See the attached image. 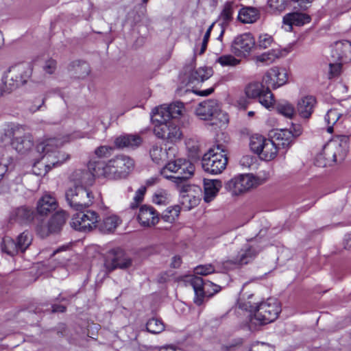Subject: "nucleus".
Masks as SVG:
<instances>
[{
	"instance_id": "f257e3e1",
	"label": "nucleus",
	"mask_w": 351,
	"mask_h": 351,
	"mask_svg": "<svg viewBox=\"0 0 351 351\" xmlns=\"http://www.w3.org/2000/svg\"><path fill=\"white\" fill-rule=\"evenodd\" d=\"M176 104H162L155 108L151 119L154 134L167 143H173L176 139ZM167 163L161 169L160 174L166 179L176 182V148L169 146L165 151Z\"/></svg>"
},
{
	"instance_id": "f03ea898",
	"label": "nucleus",
	"mask_w": 351,
	"mask_h": 351,
	"mask_svg": "<svg viewBox=\"0 0 351 351\" xmlns=\"http://www.w3.org/2000/svg\"><path fill=\"white\" fill-rule=\"evenodd\" d=\"M134 168V161L132 158L125 154H119L106 162L96 163L94 171L97 176L116 180L127 178Z\"/></svg>"
},
{
	"instance_id": "7ed1b4c3",
	"label": "nucleus",
	"mask_w": 351,
	"mask_h": 351,
	"mask_svg": "<svg viewBox=\"0 0 351 351\" xmlns=\"http://www.w3.org/2000/svg\"><path fill=\"white\" fill-rule=\"evenodd\" d=\"M349 136L341 135L329 142L323 148L322 153L316 158L318 166L332 165L335 162H341L348 152Z\"/></svg>"
},
{
	"instance_id": "20e7f679",
	"label": "nucleus",
	"mask_w": 351,
	"mask_h": 351,
	"mask_svg": "<svg viewBox=\"0 0 351 351\" xmlns=\"http://www.w3.org/2000/svg\"><path fill=\"white\" fill-rule=\"evenodd\" d=\"M249 307L250 328L274 322L281 311L279 302L275 298H269L265 302L250 305Z\"/></svg>"
},
{
	"instance_id": "39448f33",
	"label": "nucleus",
	"mask_w": 351,
	"mask_h": 351,
	"mask_svg": "<svg viewBox=\"0 0 351 351\" xmlns=\"http://www.w3.org/2000/svg\"><path fill=\"white\" fill-rule=\"evenodd\" d=\"M178 285H191L195 292L194 302L198 306L203 304L205 297H211L221 290V287L209 280L194 275H186L177 277Z\"/></svg>"
},
{
	"instance_id": "423d86ee",
	"label": "nucleus",
	"mask_w": 351,
	"mask_h": 351,
	"mask_svg": "<svg viewBox=\"0 0 351 351\" xmlns=\"http://www.w3.org/2000/svg\"><path fill=\"white\" fill-rule=\"evenodd\" d=\"M195 114L200 119L213 121L212 125L221 127L229 121L228 115L221 109L220 104L215 99L200 102L195 108Z\"/></svg>"
},
{
	"instance_id": "0eeeda50",
	"label": "nucleus",
	"mask_w": 351,
	"mask_h": 351,
	"mask_svg": "<svg viewBox=\"0 0 351 351\" xmlns=\"http://www.w3.org/2000/svg\"><path fill=\"white\" fill-rule=\"evenodd\" d=\"M228 160L227 153L223 145H217L203 155L202 167L205 172L217 175L226 169Z\"/></svg>"
},
{
	"instance_id": "6e6552de",
	"label": "nucleus",
	"mask_w": 351,
	"mask_h": 351,
	"mask_svg": "<svg viewBox=\"0 0 351 351\" xmlns=\"http://www.w3.org/2000/svg\"><path fill=\"white\" fill-rule=\"evenodd\" d=\"M31 74L32 69L28 64H20L11 67L3 77L1 91L5 93L12 91L24 84Z\"/></svg>"
},
{
	"instance_id": "1a4fd4ad",
	"label": "nucleus",
	"mask_w": 351,
	"mask_h": 351,
	"mask_svg": "<svg viewBox=\"0 0 351 351\" xmlns=\"http://www.w3.org/2000/svg\"><path fill=\"white\" fill-rule=\"evenodd\" d=\"M65 197L69 206L75 210H82L91 206L94 199L92 192L82 186L69 188Z\"/></svg>"
},
{
	"instance_id": "9d476101",
	"label": "nucleus",
	"mask_w": 351,
	"mask_h": 351,
	"mask_svg": "<svg viewBox=\"0 0 351 351\" xmlns=\"http://www.w3.org/2000/svg\"><path fill=\"white\" fill-rule=\"evenodd\" d=\"M195 56L193 57L190 62L184 66L180 78L182 84L203 82L209 79L213 75L211 67L203 66L195 69Z\"/></svg>"
},
{
	"instance_id": "9b49d317",
	"label": "nucleus",
	"mask_w": 351,
	"mask_h": 351,
	"mask_svg": "<svg viewBox=\"0 0 351 351\" xmlns=\"http://www.w3.org/2000/svg\"><path fill=\"white\" fill-rule=\"evenodd\" d=\"M71 221L73 228L80 232H90L95 229L99 221V215L94 210H78Z\"/></svg>"
},
{
	"instance_id": "f8f14e48",
	"label": "nucleus",
	"mask_w": 351,
	"mask_h": 351,
	"mask_svg": "<svg viewBox=\"0 0 351 351\" xmlns=\"http://www.w3.org/2000/svg\"><path fill=\"white\" fill-rule=\"evenodd\" d=\"M179 192V206L184 210H189L197 206L199 201L201 189L197 185L186 183L180 184L177 189Z\"/></svg>"
},
{
	"instance_id": "ddd939ff",
	"label": "nucleus",
	"mask_w": 351,
	"mask_h": 351,
	"mask_svg": "<svg viewBox=\"0 0 351 351\" xmlns=\"http://www.w3.org/2000/svg\"><path fill=\"white\" fill-rule=\"evenodd\" d=\"M132 264L131 258L120 248L110 250L106 253L104 267L108 272L117 269H128L132 266Z\"/></svg>"
},
{
	"instance_id": "4468645a",
	"label": "nucleus",
	"mask_w": 351,
	"mask_h": 351,
	"mask_svg": "<svg viewBox=\"0 0 351 351\" xmlns=\"http://www.w3.org/2000/svg\"><path fill=\"white\" fill-rule=\"evenodd\" d=\"M258 184L257 179L251 174L241 175L229 180L226 184V189L233 195H237L244 193Z\"/></svg>"
},
{
	"instance_id": "2eb2a0df",
	"label": "nucleus",
	"mask_w": 351,
	"mask_h": 351,
	"mask_svg": "<svg viewBox=\"0 0 351 351\" xmlns=\"http://www.w3.org/2000/svg\"><path fill=\"white\" fill-rule=\"evenodd\" d=\"M245 94L250 98H258L259 102L268 108L274 102V95L267 86L266 88L259 82L249 84L245 88Z\"/></svg>"
},
{
	"instance_id": "dca6fc26",
	"label": "nucleus",
	"mask_w": 351,
	"mask_h": 351,
	"mask_svg": "<svg viewBox=\"0 0 351 351\" xmlns=\"http://www.w3.org/2000/svg\"><path fill=\"white\" fill-rule=\"evenodd\" d=\"M69 159V155L62 154L60 156H43L40 160L34 164L32 171L34 174L45 176L52 167L61 165Z\"/></svg>"
},
{
	"instance_id": "f3484780",
	"label": "nucleus",
	"mask_w": 351,
	"mask_h": 351,
	"mask_svg": "<svg viewBox=\"0 0 351 351\" xmlns=\"http://www.w3.org/2000/svg\"><path fill=\"white\" fill-rule=\"evenodd\" d=\"M261 250L262 247L256 244L254 240H251V243L245 244L230 262L239 265L248 264L256 257Z\"/></svg>"
},
{
	"instance_id": "a211bd4d",
	"label": "nucleus",
	"mask_w": 351,
	"mask_h": 351,
	"mask_svg": "<svg viewBox=\"0 0 351 351\" xmlns=\"http://www.w3.org/2000/svg\"><path fill=\"white\" fill-rule=\"evenodd\" d=\"M288 81V75L285 69L274 66L269 69L263 77V82L269 88L276 89Z\"/></svg>"
},
{
	"instance_id": "6ab92c4d",
	"label": "nucleus",
	"mask_w": 351,
	"mask_h": 351,
	"mask_svg": "<svg viewBox=\"0 0 351 351\" xmlns=\"http://www.w3.org/2000/svg\"><path fill=\"white\" fill-rule=\"evenodd\" d=\"M9 134L12 133L14 138L12 142V147L19 153L25 154L34 146L33 138L29 134H24L23 136H19L21 133V128H17L12 132L8 130Z\"/></svg>"
},
{
	"instance_id": "aec40b11",
	"label": "nucleus",
	"mask_w": 351,
	"mask_h": 351,
	"mask_svg": "<svg viewBox=\"0 0 351 351\" xmlns=\"http://www.w3.org/2000/svg\"><path fill=\"white\" fill-rule=\"evenodd\" d=\"M195 171L194 165L185 158L177 159V189L180 184L186 183Z\"/></svg>"
},
{
	"instance_id": "412c9836",
	"label": "nucleus",
	"mask_w": 351,
	"mask_h": 351,
	"mask_svg": "<svg viewBox=\"0 0 351 351\" xmlns=\"http://www.w3.org/2000/svg\"><path fill=\"white\" fill-rule=\"evenodd\" d=\"M95 165L90 163L88 170L77 169L71 175V179L75 183V186L90 185L93 182L94 177L97 176L94 169Z\"/></svg>"
},
{
	"instance_id": "4be33fe9",
	"label": "nucleus",
	"mask_w": 351,
	"mask_h": 351,
	"mask_svg": "<svg viewBox=\"0 0 351 351\" xmlns=\"http://www.w3.org/2000/svg\"><path fill=\"white\" fill-rule=\"evenodd\" d=\"M64 143V141L57 138H47L37 145L38 152L43 153V156H60L65 152L59 151V147Z\"/></svg>"
},
{
	"instance_id": "5701e85b",
	"label": "nucleus",
	"mask_w": 351,
	"mask_h": 351,
	"mask_svg": "<svg viewBox=\"0 0 351 351\" xmlns=\"http://www.w3.org/2000/svg\"><path fill=\"white\" fill-rule=\"evenodd\" d=\"M137 219L141 226L151 227L156 225L159 220L158 214L151 206L143 205L141 206Z\"/></svg>"
},
{
	"instance_id": "b1692460",
	"label": "nucleus",
	"mask_w": 351,
	"mask_h": 351,
	"mask_svg": "<svg viewBox=\"0 0 351 351\" xmlns=\"http://www.w3.org/2000/svg\"><path fill=\"white\" fill-rule=\"evenodd\" d=\"M143 142L141 136L138 134H125L116 137L114 140V146L117 149H134Z\"/></svg>"
},
{
	"instance_id": "393cba45",
	"label": "nucleus",
	"mask_w": 351,
	"mask_h": 351,
	"mask_svg": "<svg viewBox=\"0 0 351 351\" xmlns=\"http://www.w3.org/2000/svg\"><path fill=\"white\" fill-rule=\"evenodd\" d=\"M310 21L309 15L298 12L287 14L283 17V24L288 26L287 31H291L293 25L302 26Z\"/></svg>"
},
{
	"instance_id": "a878e982",
	"label": "nucleus",
	"mask_w": 351,
	"mask_h": 351,
	"mask_svg": "<svg viewBox=\"0 0 351 351\" xmlns=\"http://www.w3.org/2000/svg\"><path fill=\"white\" fill-rule=\"evenodd\" d=\"M58 208L56 199L49 194L43 195L38 201L36 210L40 215H47Z\"/></svg>"
},
{
	"instance_id": "bb28decb",
	"label": "nucleus",
	"mask_w": 351,
	"mask_h": 351,
	"mask_svg": "<svg viewBox=\"0 0 351 351\" xmlns=\"http://www.w3.org/2000/svg\"><path fill=\"white\" fill-rule=\"evenodd\" d=\"M317 100L315 97L308 95L302 97L298 102L297 110L300 116L304 119H308L313 112Z\"/></svg>"
},
{
	"instance_id": "cd10ccee",
	"label": "nucleus",
	"mask_w": 351,
	"mask_h": 351,
	"mask_svg": "<svg viewBox=\"0 0 351 351\" xmlns=\"http://www.w3.org/2000/svg\"><path fill=\"white\" fill-rule=\"evenodd\" d=\"M291 51V47H286L281 49L277 47L262 53L260 56H256L255 59L257 62H263L267 65L273 63L276 59L284 57L287 55Z\"/></svg>"
},
{
	"instance_id": "c85d7f7f",
	"label": "nucleus",
	"mask_w": 351,
	"mask_h": 351,
	"mask_svg": "<svg viewBox=\"0 0 351 351\" xmlns=\"http://www.w3.org/2000/svg\"><path fill=\"white\" fill-rule=\"evenodd\" d=\"M222 186L221 181L217 179L210 180L204 179V199L206 202L209 203L213 201L217 196L220 189Z\"/></svg>"
},
{
	"instance_id": "c756f323",
	"label": "nucleus",
	"mask_w": 351,
	"mask_h": 351,
	"mask_svg": "<svg viewBox=\"0 0 351 351\" xmlns=\"http://www.w3.org/2000/svg\"><path fill=\"white\" fill-rule=\"evenodd\" d=\"M191 106L184 101H177V126L186 127L189 124Z\"/></svg>"
},
{
	"instance_id": "7c9ffc66",
	"label": "nucleus",
	"mask_w": 351,
	"mask_h": 351,
	"mask_svg": "<svg viewBox=\"0 0 351 351\" xmlns=\"http://www.w3.org/2000/svg\"><path fill=\"white\" fill-rule=\"evenodd\" d=\"M68 216L65 211L56 212L48 222V232H56L59 231L65 223Z\"/></svg>"
},
{
	"instance_id": "2f4dec72",
	"label": "nucleus",
	"mask_w": 351,
	"mask_h": 351,
	"mask_svg": "<svg viewBox=\"0 0 351 351\" xmlns=\"http://www.w3.org/2000/svg\"><path fill=\"white\" fill-rule=\"evenodd\" d=\"M342 116V112L337 108H334L328 110L324 117L325 122L327 124V132L332 133L334 131V125L336 127L341 123L340 119Z\"/></svg>"
},
{
	"instance_id": "473e14b6",
	"label": "nucleus",
	"mask_w": 351,
	"mask_h": 351,
	"mask_svg": "<svg viewBox=\"0 0 351 351\" xmlns=\"http://www.w3.org/2000/svg\"><path fill=\"white\" fill-rule=\"evenodd\" d=\"M69 71L73 72L78 78H84L90 73L89 64L84 61L75 60L69 66Z\"/></svg>"
},
{
	"instance_id": "72a5a7b5",
	"label": "nucleus",
	"mask_w": 351,
	"mask_h": 351,
	"mask_svg": "<svg viewBox=\"0 0 351 351\" xmlns=\"http://www.w3.org/2000/svg\"><path fill=\"white\" fill-rule=\"evenodd\" d=\"M261 150L259 157L265 160H270L277 155L278 145L274 141L267 138Z\"/></svg>"
},
{
	"instance_id": "f704fd0d",
	"label": "nucleus",
	"mask_w": 351,
	"mask_h": 351,
	"mask_svg": "<svg viewBox=\"0 0 351 351\" xmlns=\"http://www.w3.org/2000/svg\"><path fill=\"white\" fill-rule=\"evenodd\" d=\"M258 12L254 8H242L238 14L239 20L243 23H253L258 19Z\"/></svg>"
},
{
	"instance_id": "c9c22d12",
	"label": "nucleus",
	"mask_w": 351,
	"mask_h": 351,
	"mask_svg": "<svg viewBox=\"0 0 351 351\" xmlns=\"http://www.w3.org/2000/svg\"><path fill=\"white\" fill-rule=\"evenodd\" d=\"M121 223V219L116 215H111L104 218L99 224V230L104 232H111Z\"/></svg>"
},
{
	"instance_id": "e433bc0d",
	"label": "nucleus",
	"mask_w": 351,
	"mask_h": 351,
	"mask_svg": "<svg viewBox=\"0 0 351 351\" xmlns=\"http://www.w3.org/2000/svg\"><path fill=\"white\" fill-rule=\"evenodd\" d=\"M1 249L3 252L11 256H14L20 252L16 241L9 237L3 239Z\"/></svg>"
},
{
	"instance_id": "4c0bfd02",
	"label": "nucleus",
	"mask_w": 351,
	"mask_h": 351,
	"mask_svg": "<svg viewBox=\"0 0 351 351\" xmlns=\"http://www.w3.org/2000/svg\"><path fill=\"white\" fill-rule=\"evenodd\" d=\"M292 132L287 129L281 130L278 133L276 134V144L278 147L283 148L289 147L293 140Z\"/></svg>"
},
{
	"instance_id": "58836bf2",
	"label": "nucleus",
	"mask_w": 351,
	"mask_h": 351,
	"mask_svg": "<svg viewBox=\"0 0 351 351\" xmlns=\"http://www.w3.org/2000/svg\"><path fill=\"white\" fill-rule=\"evenodd\" d=\"M16 242L20 252L23 253L31 245L32 236L29 232L24 231L16 237Z\"/></svg>"
},
{
	"instance_id": "ea45409f",
	"label": "nucleus",
	"mask_w": 351,
	"mask_h": 351,
	"mask_svg": "<svg viewBox=\"0 0 351 351\" xmlns=\"http://www.w3.org/2000/svg\"><path fill=\"white\" fill-rule=\"evenodd\" d=\"M16 220L19 223L30 222L34 219V212L26 207H20L15 210Z\"/></svg>"
},
{
	"instance_id": "a19ab883",
	"label": "nucleus",
	"mask_w": 351,
	"mask_h": 351,
	"mask_svg": "<svg viewBox=\"0 0 351 351\" xmlns=\"http://www.w3.org/2000/svg\"><path fill=\"white\" fill-rule=\"evenodd\" d=\"M277 112L287 118L291 119L295 114V108L287 101H282L276 105Z\"/></svg>"
},
{
	"instance_id": "79ce46f5",
	"label": "nucleus",
	"mask_w": 351,
	"mask_h": 351,
	"mask_svg": "<svg viewBox=\"0 0 351 351\" xmlns=\"http://www.w3.org/2000/svg\"><path fill=\"white\" fill-rule=\"evenodd\" d=\"M234 7L233 2L228 1L225 3L220 14V19L222 21L223 25H228L232 21Z\"/></svg>"
},
{
	"instance_id": "37998d69",
	"label": "nucleus",
	"mask_w": 351,
	"mask_h": 351,
	"mask_svg": "<svg viewBox=\"0 0 351 351\" xmlns=\"http://www.w3.org/2000/svg\"><path fill=\"white\" fill-rule=\"evenodd\" d=\"M257 47L258 45H232V51L238 57H247ZM258 47H262V45H258Z\"/></svg>"
},
{
	"instance_id": "c03bdc74",
	"label": "nucleus",
	"mask_w": 351,
	"mask_h": 351,
	"mask_svg": "<svg viewBox=\"0 0 351 351\" xmlns=\"http://www.w3.org/2000/svg\"><path fill=\"white\" fill-rule=\"evenodd\" d=\"M146 328L151 333L158 334L164 330L165 326L161 320L152 318L147 322Z\"/></svg>"
},
{
	"instance_id": "a18cd8bd",
	"label": "nucleus",
	"mask_w": 351,
	"mask_h": 351,
	"mask_svg": "<svg viewBox=\"0 0 351 351\" xmlns=\"http://www.w3.org/2000/svg\"><path fill=\"white\" fill-rule=\"evenodd\" d=\"M266 139V138L261 135L256 134L252 136L250 143L251 150L258 155Z\"/></svg>"
},
{
	"instance_id": "49530a36",
	"label": "nucleus",
	"mask_w": 351,
	"mask_h": 351,
	"mask_svg": "<svg viewBox=\"0 0 351 351\" xmlns=\"http://www.w3.org/2000/svg\"><path fill=\"white\" fill-rule=\"evenodd\" d=\"M189 157L192 159H197L199 157V145L197 141L189 139L185 143Z\"/></svg>"
},
{
	"instance_id": "de8ad7c7",
	"label": "nucleus",
	"mask_w": 351,
	"mask_h": 351,
	"mask_svg": "<svg viewBox=\"0 0 351 351\" xmlns=\"http://www.w3.org/2000/svg\"><path fill=\"white\" fill-rule=\"evenodd\" d=\"M289 0H267V5L273 13L279 14L284 11Z\"/></svg>"
},
{
	"instance_id": "09e8293b",
	"label": "nucleus",
	"mask_w": 351,
	"mask_h": 351,
	"mask_svg": "<svg viewBox=\"0 0 351 351\" xmlns=\"http://www.w3.org/2000/svg\"><path fill=\"white\" fill-rule=\"evenodd\" d=\"M45 97L42 96L37 97L29 101L27 109L31 113H34L38 110H42L44 108H45Z\"/></svg>"
},
{
	"instance_id": "8fccbe9b",
	"label": "nucleus",
	"mask_w": 351,
	"mask_h": 351,
	"mask_svg": "<svg viewBox=\"0 0 351 351\" xmlns=\"http://www.w3.org/2000/svg\"><path fill=\"white\" fill-rule=\"evenodd\" d=\"M68 248V245H64L60 247H58L57 250L53 252L51 256H55L59 254L62 253V254L60 255L57 258V259L60 265H64L67 263L70 257V253L67 252Z\"/></svg>"
},
{
	"instance_id": "3c124183",
	"label": "nucleus",
	"mask_w": 351,
	"mask_h": 351,
	"mask_svg": "<svg viewBox=\"0 0 351 351\" xmlns=\"http://www.w3.org/2000/svg\"><path fill=\"white\" fill-rule=\"evenodd\" d=\"M216 62H218L222 66H235L240 63V60L231 55H223L217 59Z\"/></svg>"
},
{
	"instance_id": "603ef678",
	"label": "nucleus",
	"mask_w": 351,
	"mask_h": 351,
	"mask_svg": "<svg viewBox=\"0 0 351 351\" xmlns=\"http://www.w3.org/2000/svg\"><path fill=\"white\" fill-rule=\"evenodd\" d=\"M215 267L212 264H206V265H199L195 267L194 273L195 275L197 276H207L208 274L215 273Z\"/></svg>"
},
{
	"instance_id": "864d4df0",
	"label": "nucleus",
	"mask_w": 351,
	"mask_h": 351,
	"mask_svg": "<svg viewBox=\"0 0 351 351\" xmlns=\"http://www.w3.org/2000/svg\"><path fill=\"white\" fill-rule=\"evenodd\" d=\"M57 69V62L56 60L49 58L46 59L42 66L43 71L45 74L53 75Z\"/></svg>"
},
{
	"instance_id": "5fc2aeb1",
	"label": "nucleus",
	"mask_w": 351,
	"mask_h": 351,
	"mask_svg": "<svg viewBox=\"0 0 351 351\" xmlns=\"http://www.w3.org/2000/svg\"><path fill=\"white\" fill-rule=\"evenodd\" d=\"M232 44H256L255 38L250 32L244 33L236 37Z\"/></svg>"
},
{
	"instance_id": "6e6d98bb",
	"label": "nucleus",
	"mask_w": 351,
	"mask_h": 351,
	"mask_svg": "<svg viewBox=\"0 0 351 351\" xmlns=\"http://www.w3.org/2000/svg\"><path fill=\"white\" fill-rule=\"evenodd\" d=\"M145 186H142L136 191L135 195L133 198V201L130 204L131 208L134 209L137 208L139 204H141L143 202L144 195L145 194Z\"/></svg>"
},
{
	"instance_id": "4d7b16f0",
	"label": "nucleus",
	"mask_w": 351,
	"mask_h": 351,
	"mask_svg": "<svg viewBox=\"0 0 351 351\" xmlns=\"http://www.w3.org/2000/svg\"><path fill=\"white\" fill-rule=\"evenodd\" d=\"M169 200V197L168 194L164 191H160L157 193H156L154 196L152 201L154 204L158 205H165L168 204Z\"/></svg>"
},
{
	"instance_id": "13d9d810",
	"label": "nucleus",
	"mask_w": 351,
	"mask_h": 351,
	"mask_svg": "<svg viewBox=\"0 0 351 351\" xmlns=\"http://www.w3.org/2000/svg\"><path fill=\"white\" fill-rule=\"evenodd\" d=\"M114 151V148L111 146L101 145L95 149V154L98 158H106L110 156Z\"/></svg>"
},
{
	"instance_id": "bf43d9fd",
	"label": "nucleus",
	"mask_w": 351,
	"mask_h": 351,
	"mask_svg": "<svg viewBox=\"0 0 351 351\" xmlns=\"http://www.w3.org/2000/svg\"><path fill=\"white\" fill-rule=\"evenodd\" d=\"M162 148L158 145H153L150 149L149 154L152 160L158 164L162 159Z\"/></svg>"
},
{
	"instance_id": "052dcab7",
	"label": "nucleus",
	"mask_w": 351,
	"mask_h": 351,
	"mask_svg": "<svg viewBox=\"0 0 351 351\" xmlns=\"http://www.w3.org/2000/svg\"><path fill=\"white\" fill-rule=\"evenodd\" d=\"M341 67L342 65L340 62L330 63L328 77L330 79L339 76L341 71Z\"/></svg>"
},
{
	"instance_id": "680f3d73",
	"label": "nucleus",
	"mask_w": 351,
	"mask_h": 351,
	"mask_svg": "<svg viewBox=\"0 0 351 351\" xmlns=\"http://www.w3.org/2000/svg\"><path fill=\"white\" fill-rule=\"evenodd\" d=\"M271 348L264 343H256L252 345L249 351H271Z\"/></svg>"
},
{
	"instance_id": "e2e57ef3",
	"label": "nucleus",
	"mask_w": 351,
	"mask_h": 351,
	"mask_svg": "<svg viewBox=\"0 0 351 351\" xmlns=\"http://www.w3.org/2000/svg\"><path fill=\"white\" fill-rule=\"evenodd\" d=\"M215 90V87H211L210 88H208V89H206V90H193V92L191 91H189V90H186V93L188 95H193V93H195V95H199V96H202V97H206L210 94H212Z\"/></svg>"
},
{
	"instance_id": "0e129e2a",
	"label": "nucleus",
	"mask_w": 351,
	"mask_h": 351,
	"mask_svg": "<svg viewBox=\"0 0 351 351\" xmlns=\"http://www.w3.org/2000/svg\"><path fill=\"white\" fill-rule=\"evenodd\" d=\"M173 208L171 209L170 208H167L162 213V218L165 221L172 223L174 219V215L172 214Z\"/></svg>"
},
{
	"instance_id": "69168bd1",
	"label": "nucleus",
	"mask_w": 351,
	"mask_h": 351,
	"mask_svg": "<svg viewBox=\"0 0 351 351\" xmlns=\"http://www.w3.org/2000/svg\"><path fill=\"white\" fill-rule=\"evenodd\" d=\"M259 43L261 44V43H267L268 44H270L273 42V38L271 36L267 34H261L259 36V40H258Z\"/></svg>"
},
{
	"instance_id": "338daca9",
	"label": "nucleus",
	"mask_w": 351,
	"mask_h": 351,
	"mask_svg": "<svg viewBox=\"0 0 351 351\" xmlns=\"http://www.w3.org/2000/svg\"><path fill=\"white\" fill-rule=\"evenodd\" d=\"M289 130L292 132L293 138H295L302 134V127L300 125H293Z\"/></svg>"
},
{
	"instance_id": "774afa93",
	"label": "nucleus",
	"mask_w": 351,
	"mask_h": 351,
	"mask_svg": "<svg viewBox=\"0 0 351 351\" xmlns=\"http://www.w3.org/2000/svg\"><path fill=\"white\" fill-rule=\"evenodd\" d=\"M241 164L243 166L250 167L252 164V158L250 156H243L241 161Z\"/></svg>"
}]
</instances>
